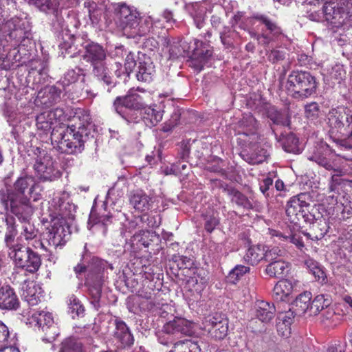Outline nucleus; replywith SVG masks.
Segmentation results:
<instances>
[{"mask_svg":"<svg viewBox=\"0 0 352 352\" xmlns=\"http://www.w3.org/2000/svg\"><path fill=\"white\" fill-rule=\"evenodd\" d=\"M130 204L136 211L146 213L151 209L153 200L144 191L137 190L131 194Z\"/></svg>","mask_w":352,"mask_h":352,"instance_id":"22","label":"nucleus"},{"mask_svg":"<svg viewBox=\"0 0 352 352\" xmlns=\"http://www.w3.org/2000/svg\"><path fill=\"white\" fill-rule=\"evenodd\" d=\"M219 34L221 43L226 47L232 45L234 41L240 38L239 33L236 30H232L227 27H223V30L220 31Z\"/></svg>","mask_w":352,"mask_h":352,"instance_id":"39","label":"nucleus"},{"mask_svg":"<svg viewBox=\"0 0 352 352\" xmlns=\"http://www.w3.org/2000/svg\"><path fill=\"white\" fill-rule=\"evenodd\" d=\"M21 289L22 296L30 305H36L41 301L43 289L39 284L34 281H25Z\"/></svg>","mask_w":352,"mask_h":352,"instance_id":"21","label":"nucleus"},{"mask_svg":"<svg viewBox=\"0 0 352 352\" xmlns=\"http://www.w3.org/2000/svg\"><path fill=\"white\" fill-rule=\"evenodd\" d=\"M263 258V252L256 246H252L248 248L243 260L250 265H256Z\"/></svg>","mask_w":352,"mask_h":352,"instance_id":"37","label":"nucleus"},{"mask_svg":"<svg viewBox=\"0 0 352 352\" xmlns=\"http://www.w3.org/2000/svg\"><path fill=\"white\" fill-rule=\"evenodd\" d=\"M295 316L296 315L295 314V311H294V309L292 307L285 313V316L283 318V324H285V327L293 322Z\"/></svg>","mask_w":352,"mask_h":352,"instance_id":"59","label":"nucleus"},{"mask_svg":"<svg viewBox=\"0 0 352 352\" xmlns=\"http://www.w3.org/2000/svg\"><path fill=\"white\" fill-rule=\"evenodd\" d=\"M19 307V300L15 292L10 286L0 288V309L16 310Z\"/></svg>","mask_w":352,"mask_h":352,"instance_id":"24","label":"nucleus"},{"mask_svg":"<svg viewBox=\"0 0 352 352\" xmlns=\"http://www.w3.org/2000/svg\"><path fill=\"white\" fill-rule=\"evenodd\" d=\"M135 65H136V61L135 60L134 54H133L131 52H129L126 54V56L125 60H124V68H125L126 72L127 74H130L134 69Z\"/></svg>","mask_w":352,"mask_h":352,"instance_id":"54","label":"nucleus"},{"mask_svg":"<svg viewBox=\"0 0 352 352\" xmlns=\"http://www.w3.org/2000/svg\"><path fill=\"white\" fill-rule=\"evenodd\" d=\"M195 48L190 56V66L200 72L212 54V48L197 39L195 40Z\"/></svg>","mask_w":352,"mask_h":352,"instance_id":"16","label":"nucleus"},{"mask_svg":"<svg viewBox=\"0 0 352 352\" xmlns=\"http://www.w3.org/2000/svg\"><path fill=\"white\" fill-rule=\"evenodd\" d=\"M9 335L10 333L8 327L0 320V348L7 346Z\"/></svg>","mask_w":352,"mask_h":352,"instance_id":"51","label":"nucleus"},{"mask_svg":"<svg viewBox=\"0 0 352 352\" xmlns=\"http://www.w3.org/2000/svg\"><path fill=\"white\" fill-rule=\"evenodd\" d=\"M344 346L341 344L331 345L328 348V352H344Z\"/></svg>","mask_w":352,"mask_h":352,"instance_id":"64","label":"nucleus"},{"mask_svg":"<svg viewBox=\"0 0 352 352\" xmlns=\"http://www.w3.org/2000/svg\"><path fill=\"white\" fill-rule=\"evenodd\" d=\"M329 226L324 219L316 220L311 223L309 232L305 235L312 240H320L324 236Z\"/></svg>","mask_w":352,"mask_h":352,"instance_id":"33","label":"nucleus"},{"mask_svg":"<svg viewBox=\"0 0 352 352\" xmlns=\"http://www.w3.org/2000/svg\"><path fill=\"white\" fill-rule=\"evenodd\" d=\"M8 254L16 267L30 273L36 272L41 264L39 255L35 253L31 247L25 248L21 245L9 251Z\"/></svg>","mask_w":352,"mask_h":352,"instance_id":"7","label":"nucleus"},{"mask_svg":"<svg viewBox=\"0 0 352 352\" xmlns=\"http://www.w3.org/2000/svg\"><path fill=\"white\" fill-rule=\"evenodd\" d=\"M117 28L129 38H138L146 36L153 28L151 16L141 18L137 10L125 3L113 5Z\"/></svg>","mask_w":352,"mask_h":352,"instance_id":"2","label":"nucleus"},{"mask_svg":"<svg viewBox=\"0 0 352 352\" xmlns=\"http://www.w3.org/2000/svg\"><path fill=\"white\" fill-rule=\"evenodd\" d=\"M63 114V109L59 108L44 111L36 118L37 129L44 132L50 131L57 121H62Z\"/></svg>","mask_w":352,"mask_h":352,"instance_id":"20","label":"nucleus"},{"mask_svg":"<svg viewBox=\"0 0 352 352\" xmlns=\"http://www.w3.org/2000/svg\"><path fill=\"white\" fill-rule=\"evenodd\" d=\"M81 71L79 68L68 70L65 74L62 80L63 86H69V85L75 83L78 80Z\"/></svg>","mask_w":352,"mask_h":352,"instance_id":"44","label":"nucleus"},{"mask_svg":"<svg viewBox=\"0 0 352 352\" xmlns=\"http://www.w3.org/2000/svg\"><path fill=\"white\" fill-rule=\"evenodd\" d=\"M247 328L250 329L252 332L255 333H263L266 331L263 322H261L257 318L250 320L248 322Z\"/></svg>","mask_w":352,"mask_h":352,"instance_id":"49","label":"nucleus"},{"mask_svg":"<svg viewBox=\"0 0 352 352\" xmlns=\"http://www.w3.org/2000/svg\"><path fill=\"white\" fill-rule=\"evenodd\" d=\"M69 312L72 318L80 316L83 314L84 307L80 300L74 296H72L69 299Z\"/></svg>","mask_w":352,"mask_h":352,"instance_id":"41","label":"nucleus"},{"mask_svg":"<svg viewBox=\"0 0 352 352\" xmlns=\"http://www.w3.org/2000/svg\"><path fill=\"white\" fill-rule=\"evenodd\" d=\"M242 277V265H238L232 270L227 276V281L232 284H236Z\"/></svg>","mask_w":352,"mask_h":352,"instance_id":"48","label":"nucleus"},{"mask_svg":"<svg viewBox=\"0 0 352 352\" xmlns=\"http://www.w3.org/2000/svg\"><path fill=\"white\" fill-rule=\"evenodd\" d=\"M259 44L262 45H268L272 41V37L268 34L255 35Z\"/></svg>","mask_w":352,"mask_h":352,"instance_id":"62","label":"nucleus"},{"mask_svg":"<svg viewBox=\"0 0 352 352\" xmlns=\"http://www.w3.org/2000/svg\"><path fill=\"white\" fill-rule=\"evenodd\" d=\"M285 254V250H281L278 247H273L271 249L267 250L265 253H263V258L270 263L278 260V258L283 256Z\"/></svg>","mask_w":352,"mask_h":352,"instance_id":"42","label":"nucleus"},{"mask_svg":"<svg viewBox=\"0 0 352 352\" xmlns=\"http://www.w3.org/2000/svg\"><path fill=\"white\" fill-rule=\"evenodd\" d=\"M113 106L116 112L122 117H124L125 110H142L144 104L140 95L135 91H131L124 97H117Z\"/></svg>","mask_w":352,"mask_h":352,"instance_id":"15","label":"nucleus"},{"mask_svg":"<svg viewBox=\"0 0 352 352\" xmlns=\"http://www.w3.org/2000/svg\"><path fill=\"white\" fill-rule=\"evenodd\" d=\"M58 6H61L63 8L75 7L78 4V0H57Z\"/></svg>","mask_w":352,"mask_h":352,"instance_id":"60","label":"nucleus"},{"mask_svg":"<svg viewBox=\"0 0 352 352\" xmlns=\"http://www.w3.org/2000/svg\"><path fill=\"white\" fill-rule=\"evenodd\" d=\"M155 107L156 106H144L141 110L142 118L149 127L155 126L162 119V113Z\"/></svg>","mask_w":352,"mask_h":352,"instance_id":"31","label":"nucleus"},{"mask_svg":"<svg viewBox=\"0 0 352 352\" xmlns=\"http://www.w3.org/2000/svg\"><path fill=\"white\" fill-rule=\"evenodd\" d=\"M34 168L38 177L43 181H54L61 175L57 163L47 153L37 157Z\"/></svg>","mask_w":352,"mask_h":352,"instance_id":"11","label":"nucleus"},{"mask_svg":"<svg viewBox=\"0 0 352 352\" xmlns=\"http://www.w3.org/2000/svg\"><path fill=\"white\" fill-rule=\"evenodd\" d=\"M267 116L274 124L289 125L290 120L286 111H278L274 107H271L267 109Z\"/></svg>","mask_w":352,"mask_h":352,"instance_id":"34","label":"nucleus"},{"mask_svg":"<svg viewBox=\"0 0 352 352\" xmlns=\"http://www.w3.org/2000/svg\"><path fill=\"white\" fill-rule=\"evenodd\" d=\"M273 180L270 177L264 179L260 184V190L266 197L270 196L269 190L272 188Z\"/></svg>","mask_w":352,"mask_h":352,"instance_id":"55","label":"nucleus"},{"mask_svg":"<svg viewBox=\"0 0 352 352\" xmlns=\"http://www.w3.org/2000/svg\"><path fill=\"white\" fill-rule=\"evenodd\" d=\"M284 58L285 54L279 50H273L268 56L269 60L274 63L283 60Z\"/></svg>","mask_w":352,"mask_h":352,"instance_id":"58","label":"nucleus"},{"mask_svg":"<svg viewBox=\"0 0 352 352\" xmlns=\"http://www.w3.org/2000/svg\"><path fill=\"white\" fill-rule=\"evenodd\" d=\"M70 235L69 226L66 221L61 219H56L52 221L51 228L44 234V241L48 245L56 249L58 246H63L69 239Z\"/></svg>","mask_w":352,"mask_h":352,"instance_id":"10","label":"nucleus"},{"mask_svg":"<svg viewBox=\"0 0 352 352\" xmlns=\"http://www.w3.org/2000/svg\"><path fill=\"white\" fill-rule=\"evenodd\" d=\"M40 192V186L34 177L21 176L12 188L0 190V203L6 212H10L20 221H25L34 211L31 200H39L41 197Z\"/></svg>","mask_w":352,"mask_h":352,"instance_id":"1","label":"nucleus"},{"mask_svg":"<svg viewBox=\"0 0 352 352\" xmlns=\"http://www.w3.org/2000/svg\"><path fill=\"white\" fill-rule=\"evenodd\" d=\"M330 303V300L328 298H325L324 295L320 294L316 296L311 302L309 316H316L318 314L321 310L327 307Z\"/></svg>","mask_w":352,"mask_h":352,"instance_id":"36","label":"nucleus"},{"mask_svg":"<svg viewBox=\"0 0 352 352\" xmlns=\"http://www.w3.org/2000/svg\"><path fill=\"white\" fill-rule=\"evenodd\" d=\"M72 122L74 124L60 134V138H57L60 149L68 153L81 152L91 130V118L84 110L78 109Z\"/></svg>","mask_w":352,"mask_h":352,"instance_id":"3","label":"nucleus"},{"mask_svg":"<svg viewBox=\"0 0 352 352\" xmlns=\"http://www.w3.org/2000/svg\"><path fill=\"white\" fill-rule=\"evenodd\" d=\"M106 54L104 49L96 43H90L85 47L83 58L90 62L94 67V73L107 85L111 83L107 68L104 65Z\"/></svg>","mask_w":352,"mask_h":352,"instance_id":"8","label":"nucleus"},{"mask_svg":"<svg viewBox=\"0 0 352 352\" xmlns=\"http://www.w3.org/2000/svg\"><path fill=\"white\" fill-rule=\"evenodd\" d=\"M94 263L97 267V271L96 272V274L93 276L92 271L94 269L91 266H89V274L87 275V277H86V284L94 301L96 303H98L101 296L102 284V273L109 265L105 261L102 259H95L94 260Z\"/></svg>","mask_w":352,"mask_h":352,"instance_id":"12","label":"nucleus"},{"mask_svg":"<svg viewBox=\"0 0 352 352\" xmlns=\"http://www.w3.org/2000/svg\"><path fill=\"white\" fill-rule=\"evenodd\" d=\"M328 124L341 135H347L352 129V114L344 107L332 109L327 114Z\"/></svg>","mask_w":352,"mask_h":352,"instance_id":"9","label":"nucleus"},{"mask_svg":"<svg viewBox=\"0 0 352 352\" xmlns=\"http://www.w3.org/2000/svg\"><path fill=\"white\" fill-rule=\"evenodd\" d=\"M30 219V217L28 220L23 221L25 223L22 226L20 236L17 239L18 243L25 240L27 242L28 247H31L34 249H42L47 251L48 249L45 245L44 242L40 240L38 230L35 228L33 224L28 222Z\"/></svg>","mask_w":352,"mask_h":352,"instance_id":"18","label":"nucleus"},{"mask_svg":"<svg viewBox=\"0 0 352 352\" xmlns=\"http://www.w3.org/2000/svg\"><path fill=\"white\" fill-rule=\"evenodd\" d=\"M111 216L109 214H104L96 217L93 212L91 213L89 219V224L93 223V226L97 228H102L104 234L107 232V226L109 222H111Z\"/></svg>","mask_w":352,"mask_h":352,"instance_id":"40","label":"nucleus"},{"mask_svg":"<svg viewBox=\"0 0 352 352\" xmlns=\"http://www.w3.org/2000/svg\"><path fill=\"white\" fill-rule=\"evenodd\" d=\"M308 159L316 162L320 166L324 167L327 170H331L333 168V166L330 161L320 153H314L309 156Z\"/></svg>","mask_w":352,"mask_h":352,"instance_id":"47","label":"nucleus"},{"mask_svg":"<svg viewBox=\"0 0 352 352\" xmlns=\"http://www.w3.org/2000/svg\"><path fill=\"white\" fill-rule=\"evenodd\" d=\"M316 78L306 71H292L288 76L285 88L293 98L305 99L316 93Z\"/></svg>","mask_w":352,"mask_h":352,"instance_id":"5","label":"nucleus"},{"mask_svg":"<svg viewBox=\"0 0 352 352\" xmlns=\"http://www.w3.org/2000/svg\"><path fill=\"white\" fill-rule=\"evenodd\" d=\"M81 350V345L73 338H68L62 343L60 352H77Z\"/></svg>","mask_w":352,"mask_h":352,"instance_id":"46","label":"nucleus"},{"mask_svg":"<svg viewBox=\"0 0 352 352\" xmlns=\"http://www.w3.org/2000/svg\"><path fill=\"white\" fill-rule=\"evenodd\" d=\"M114 337L120 343L121 346L125 347L133 344L134 339L126 324L122 320H116Z\"/></svg>","mask_w":352,"mask_h":352,"instance_id":"26","label":"nucleus"},{"mask_svg":"<svg viewBox=\"0 0 352 352\" xmlns=\"http://www.w3.org/2000/svg\"><path fill=\"white\" fill-rule=\"evenodd\" d=\"M258 99L259 96L254 94L252 96H250V98L247 99L246 105L249 108L253 109L256 106V102L258 101Z\"/></svg>","mask_w":352,"mask_h":352,"instance_id":"63","label":"nucleus"},{"mask_svg":"<svg viewBox=\"0 0 352 352\" xmlns=\"http://www.w3.org/2000/svg\"><path fill=\"white\" fill-rule=\"evenodd\" d=\"M163 331L167 334L191 336L194 333V324L182 318H175L163 327Z\"/></svg>","mask_w":352,"mask_h":352,"instance_id":"19","label":"nucleus"},{"mask_svg":"<svg viewBox=\"0 0 352 352\" xmlns=\"http://www.w3.org/2000/svg\"><path fill=\"white\" fill-rule=\"evenodd\" d=\"M245 192L251 194L252 189L250 186H243V194ZM245 216L252 219H255L257 217L256 202L254 200L252 195L246 198L243 197V217Z\"/></svg>","mask_w":352,"mask_h":352,"instance_id":"32","label":"nucleus"},{"mask_svg":"<svg viewBox=\"0 0 352 352\" xmlns=\"http://www.w3.org/2000/svg\"><path fill=\"white\" fill-rule=\"evenodd\" d=\"M312 267L311 265H309V267H310V271L311 272L312 274L315 276L317 281L323 283L325 282L327 276L323 271V270L318 265L312 263Z\"/></svg>","mask_w":352,"mask_h":352,"instance_id":"50","label":"nucleus"},{"mask_svg":"<svg viewBox=\"0 0 352 352\" xmlns=\"http://www.w3.org/2000/svg\"><path fill=\"white\" fill-rule=\"evenodd\" d=\"M218 223V219L214 215L210 216L206 219L205 228L208 232H211Z\"/></svg>","mask_w":352,"mask_h":352,"instance_id":"56","label":"nucleus"},{"mask_svg":"<svg viewBox=\"0 0 352 352\" xmlns=\"http://www.w3.org/2000/svg\"><path fill=\"white\" fill-rule=\"evenodd\" d=\"M61 91L55 86H51L45 89L42 94V91L38 93V98L41 104L45 107H50L56 102L60 97Z\"/></svg>","mask_w":352,"mask_h":352,"instance_id":"30","label":"nucleus"},{"mask_svg":"<svg viewBox=\"0 0 352 352\" xmlns=\"http://www.w3.org/2000/svg\"><path fill=\"white\" fill-rule=\"evenodd\" d=\"M255 316L263 323H269L274 318L276 307L273 303L260 300L254 305Z\"/></svg>","mask_w":352,"mask_h":352,"instance_id":"25","label":"nucleus"},{"mask_svg":"<svg viewBox=\"0 0 352 352\" xmlns=\"http://www.w3.org/2000/svg\"><path fill=\"white\" fill-rule=\"evenodd\" d=\"M155 66L150 58H146L139 63L137 78L138 80L150 82L155 75Z\"/></svg>","mask_w":352,"mask_h":352,"instance_id":"28","label":"nucleus"},{"mask_svg":"<svg viewBox=\"0 0 352 352\" xmlns=\"http://www.w3.org/2000/svg\"><path fill=\"white\" fill-rule=\"evenodd\" d=\"M204 329L215 340H222L228 334V320L221 314L208 316L202 322Z\"/></svg>","mask_w":352,"mask_h":352,"instance_id":"13","label":"nucleus"},{"mask_svg":"<svg viewBox=\"0 0 352 352\" xmlns=\"http://www.w3.org/2000/svg\"><path fill=\"white\" fill-rule=\"evenodd\" d=\"M325 19L335 27L352 20V0H327L323 6Z\"/></svg>","mask_w":352,"mask_h":352,"instance_id":"6","label":"nucleus"},{"mask_svg":"<svg viewBox=\"0 0 352 352\" xmlns=\"http://www.w3.org/2000/svg\"><path fill=\"white\" fill-rule=\"evenodd\" d=\"M31 322H35L36 325L42 327L45 332L46 338L43 340L52 342L58 333L57 327L54 324L52 316L50 313L45 311L35 312L32 314Z\"/></svg>","mask_w":352,"mask_h":352,"instance_id":"17","label":"nucleus"},{"mask_svg":"<svg viewBox=\"0 0 352 352\" xmlns=\"http://www.w3.org/2000/svg\"><path fill=\"white\" fill-rule=\"evenodd\" d=\"M311 299V294L309 292H305L299 294L292 305L295 314L302 316L307 312L309 314Z\"/></svg>","mask_w":352,"mask_h":352,"instance_id":"27","label":"nucleus"},{"mask_svg":"<svg viewBox=\"0 0 352 352\" xmlns=\"http://www.w3.org/2000/svg\"><path fill=\"white\" fill-rule=\"evenodd\" d=\"M319 106L316 102H311L305 106V115L308 118L314 119L318 116Z\"/></svg>","mask_w":352,"mask_h":352,"instance_id":"52","label":"nucleus"},{"mask_svg":"<svg viewBox=\"0 0 352 352\" xmlns=\"http://www.w3.org/2000/svg\"><path fill=\"white\" fill-rule=\"evenodd\" d=\"M345 138L340 141V146L345 149L352 150V129L349 134L343 135Z\"/></svg>","mask_w":352,"mask_h":352,"instance_id":"57","label":"nucleus"},{"mask_svg":"<svg viewBox=\"0 0 352 352\" xmlns=\"http://www.w3.org/2000/svg\"><path fill=\"white\" fill-rule=\"evenodd\" d=\"M289 270V263L282 259L270 262L265 269L267 274L274 278H282L287 274Z\"/></svg>","mask_w":352,"mask_h":352,"instance_id":"29","label":"nucleus"},{"mask_svg":"<svg viewBox=\"0 0 352 352\" xmlns=\"http://www.w3.org/2000/svg\"><path fill=\"white\" fill-rule=\"evenodd\" d=\"M293 288L294 285L291 280L283 279L275 285L273 289L274 295L276 299L283 300L284 297L292 294Z\"/></svg>","mask_w":352,"mask_h":352,"instance_id":"35","label":"nucleus"},{"mask_svg":"<svg viewBox=\"0 0 352 352\" xmlns=\"http://www.w3.org/2000/svg\"><path fill=\"white\" fill-rule=\"evenodd\" d=\"M84 8L87 9L89 19L92 23L98 21L100 11L97 9V4L91 0H85L84 2Z\"/></svg>","mask_w":352,"mask_h":352,"instance_id":"43","label":"nucleus"},{"mask_svg":"<svg viewBox=\"0 0 352 352\" xmlns=\"http://www.w3.org/2000/svg\"><path fill=\"white\" fill-rule=\"evenodd\" d=\"M1 221L6 222V231L5 234V244L8 248V253L13 249L21 245V243H15V237L17 234V229L16 226L15 219L12 216H8L6 218H1Z\"/></svg>","mask_w":352,"mask_h":352,"instance_id":"23","label":"nucleus"},{"mask_svg":"<svg viewBox=\"0 0 352 352\" xmlns=\"http://www.w3.org/2000/svg\"><path fill=\"white\" fill-rule=\"evenodd\" d=\"M244 126L249 129L243 131V153H245L246 157L243 160L250 164H260L266 159L267 151L261 148L259 144V136L256 133L257 121L252 115H248L243 117Z\"/></svg>","mask_w":352,"mask_h":352,"instance_id":"4","label":"nucleus"},{"mask_svg":"<svg viewBox=\"0 0 352 352\" xmlns=\"http://www.w3.org/2000/svg\"><path fill=\"white\" fill-rule=\"evenodd\" d=\"M99 259L98 258H94L91 260V262L89 265L85 267L84 265L78 264L77 266L74 267V271L77 275L80 274L82 272H87V276L89 274V267L91 266L94 270L92 271V275L96 274V272L97 271V267L94 263V260Z\"/></svg>","mask_w":352,"mask_h":352,"instance_id":"53","label":"nucleus"},{"mask_svg":"<svg viewBox=\"0 0 352 352\" xmlns=\"http://www.w3.org/2000/svg\"><path fill=\"white\" fill-rule=\"evenodd\" d=\"M287 239H289L291 243L296 245V246L299 249H302L304 247V243L302 239L296 235L287 236Z\"/></svg>","mask_w":352,"mask_h":352,"instance_id":"61","label":"nucleus"},{"mask_svg":"<svg viewBox=\"0 0 352 352\" xmlns=\"http://www.w3.org/2000/svg\"><path fill=\"white\" fill-rule=\"evenodd\" d=\"M305 195L293 197L286 206V214L291 223L300 224L301 220L306 221L307 208L309 204L305 200Z\"/></svg>","mask_w":352,"mask_h":352,"instance_id":"14","label":"nucleus"},{"mask_svg":"<svg viewBox=\"0 0 352 352\" xmlns=\"http://www.w3.org/2000/svg\"><path fill=\"white\" fill-rule=\"evenodd\" d=\"M170 352H200L198 345L190 340L176 342Z\"/></svg>","mask_w":352,"mask_h":352,"instance_id":"38","label":"nucleus"},{"mask_svg":"<svg viewBox=\"0 0 352 352\" xmlns=\"http://www.w3.org/2000/svg\"><path fill=\"white\" fill-rule=\"evenodd\" d=\"M255 19L260 21L263 23L268 30L274 35L279 34L280 33V29L276 25V24L271 21L267 16L265 15H256L254 16Z\"/></svg>","mask_w":352,"mask_h":352,"instance_id":"45","label":"nucleus"}]
</instances>
